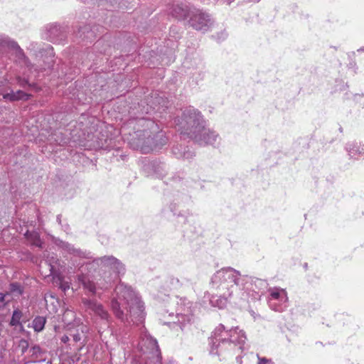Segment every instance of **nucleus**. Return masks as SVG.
I'll return each mask as SVG.
<instances>
[{
	"label": "nucleus",
	"instance_id": "17",
	"mask_svg": "<svg viewBox=\"0 0 364 364\" xmlns=\"http://www.w3.org/2000/svg\"><path fill=\"white\" fill-rule=\"evenodd\" d=\"M55 242L59 247L67 251L68 252H69L70 254H73L76 256H78V257H82V258H92V257L90 256V252H83L80 250H77V249L74 248L71 245H70L65 242H63L60 240H56Z\"/></svg>",
	"mask_w": 364,
	"mask_h": 364
},
{
	"label": "nucleus",
	"instance_id": "5",
	"mask_svg": "<svg viewBox=\"0 0 364 364\" xmlns=\"http://www.w3.org/2000/svg\"><path fill=\"white\" fill-rule=\"evenodd\" d=\"M175 122L182 134L188 135L200 145H214L218 139V134H213L210 139L208 141L201 139L200 132L204 134H209L210 132L206 129L205 121L200 112L192 107L186 108L181 117Z\"/></svg>",
	"mask_w": 364,
	"mask_h": 364
},
{
	"label": "nucleus",
	"instance_id": "31",
	"mask_svg": "<svg viewBox=\"0 0 364 364\" xmlns=\"http://www.w3.org/2000/svg\"><path fill=\"white\" fill-rule=\"evenodd\" d=\"M73 341H74L75 342H78V341H80V339H81V338H80V335H79V334H74V335L73 336Z\"/></svg>",
	"mask_w": 364,
	"mask_h": 364
},
{
	"label": "nucleus",
	"instance_id": "35",
	"mask_svg": "<svg viewBox=\"0 0 364 364\" xmlns=\"http://www.w3.org/2000/svg\"><path fill=\"white\" fill-rule=\"evenodd\" d=\"M91 36H92V31H87V35L85 38H89Z\"/></svg>",
	"mask_w": 364,
	"mask_h": 364
},
{
	"label": "nucleus",
	"instance_id": "30",
	"mask_svg": "<svg viewBox=\"0 0 364 364\" xmlns=\"http://www.w3.org/2000/svg\"><path fill=\"white\" fill-rule=\"evenodd\" d=\"M31 351H32L33 354H38V353H41V349L39 346H33L31 348Z\"/></svg>",
	"mask_w": 364,
	"mask_h": 364
},
{
	"label": "nucleus",
	"instance_id": "16",
	"mask_svg": "<svg viewBox=\"0 0 364 364\" xmlns=\"http://www.w3.org/2000/svg\"><path fill=\"white\" fill-rule=\"evenodd\" d=\"M192 9L193 8L183 4H176L173 6L171 14L178 19H186L187 17H190Z\"/></svg>",
	"mask_w": 364,
	"mask_h": 364
},
{
	"label": "nucleus",
	"instance_id": "7",
	"mask_svg": "<svg viewBox=\"0 0 364 364\" xmlns=\"http://www.w3.org/2000/svg\"><path fill=\"white\" fill-rule=\"evenodd\" d=\"M82 301L86 311L92 315L95 324L100 328L99 331L109 328L112 318L102 304L89 299H82Z\"/></svg>",
	"mask_w": 364,
	"mask_h": 364
},
{
	"label": "nucleus",
	"instance_id": "18",
	"mask_svg": "<svg viewBox=\"0 0 364 364\" xmlns=\"http://www.w3.org/2000/svg\"><path fill=\"white\" fill-rule=\"evenodd\" d=\"M173 154L178 159H189L194 156L195 154L188 146H183L182 145L173 147Z\"/></svg>",
	"mask_w": 364,
	"mask_h": 364
},
{
	"label": "nucleus",
	"instance_id": "3",
	"mask_svg": "<svg viewBox=\"0 0 364 364\" xmlns=\"http://www.w3.org/2000/svg\"><path fill=\"white\" fill-rule=\"evenodd\" d=\"M239 274L232 267H224L218 270L211 277L212 287L218 291L220 295H213L210 298V304L214 307L223 309L228 301L235 303L243 300L238 291Z\"/></svg>",
	"mask_w": 364,
	"mask_h": 364
},
{
	"label": "nucleus",
	"instance_id": "6",
	"mask_svg": "<svg viewBox=\"0 0 364 364\" xmlns=\"http://www.w3.org/2000/svg\"><path fill=\"white\" fill-rule=\"evenodd\" d=\"M173 304L176 305V314L170 313L169 316L175 317L177 321H173V324L178 323L180 328L183 330L187 324L193 320V303L188 301L186 298L176 296L173 299Z\"/></svg>",
	"mask_w": 364,
	"mask_h": 364
},
{
	"label": "nucleus",
	"instance_id": "13",
	"mask_svg": "<svg viewBox=\"0 0 364 364\" xmlns=\"http://www.w3.org/2000/svg\"><path fill=\"white\" fill-rule=\"evenodd\" d=\"M13 52L16 57L20 60H23L26 62V58L23 50L18 43L9 36L4 34H0V53Z\"/></svg>",
	"mask_w": 364,
	"mask_h": 364
},
{
	"label": "nucleus",
	"instance_id": "27",
	"mask_svg": "<svg viewBox=\"0 0 364 364\" xmlns=\"http://www.w3.org/2000/svg\"><path fill=\"white\" fill-rule=\"evenodd\" d=\"M256 357L258 360L257 364H274L272 359H269L265 357H260L258 353L256 354Z\"/></svg>",
	"mask_w": 364,
	"mask_h": 364
},
{
	"label": "nucleus",
	"instance_id": "8",
	"mask_svg": "<svg viewBox=\"0 0 364 364\" xmlns=\"http://www.w3.org/2000/svg\"><path fill=\"white\" fill-rule=\"evenodd\" d=\"M230 329H226L223 324H219L212 332L209 338V343L211 346L210 353L215 355L218 354L220 351L229 350L230 339L232 337Z\"/></svg>",
	"mask_w": 364,
	"mask_h": 364
},
{
	"label": "nucleus",
	"instance_id": "21",
	"mask_svg": "<svg viewBox=\"0 0 364 364\" xmlns=\"http://www.w3.org/2000/svg\"><path fill=\"white\" fill-rule=\"evenodd\" d=\"M346 151L350 158L358 159L364 154V149H360L355 143H349L346 145Z\"/></svg>",
	"mask_w": 364,
	"mask_h": 364
},
{
	"label": "nucleus",
	"instance_id": "19",
	"mask_svg": "<svg viewBox=\"0 0 364 364\" xmlns=\"http://www.w3.org/2000/svg\"><path fill=\"white\" fill-rule=\"evenodd\" d=\"M78 282L82 285L83 288L89 291L92 294L97 293V287L94 282L91 281L88 276L83 273L77 276Z\"/></svg>",
	"mask_w": 364,
	"mask_h": 364
},
{
	"label": "nucleus",
	"instance_id": "34",
	"mask_svg": "<svg viewBox=\"0 0 364 364\" xmlns=\"http://www.w3.org/2000/svg\"><path fill=\"white\" fill-rule=\"evenodd\" d=\"M346 87V85L343 84V85H342V87H341V88H339V89H336V91H338V90H345V87Z\"/></svg>",
	"mask_w": 364,
	"mask_h": 364
},
{
	"label": "nucleus",
	"instance_id": "1",
	"mask_svg": "<svg viewBox=\"0 0 364 364\" xmlns=\"http://www.w3.org/2000/svg\"><path fill=\"white\" fill-rule=\"evenodd\" d=\"M120 132L132 149L143 153L153 151L166 142L164 134L159 131L158 125L144 118L128 120L122 126Z\"/></svg>",
	"mask_w": 364,
	"mask_h": 364
},
{
	"label": "nucleus",
	"instance_id": "4",
	"mask_svg": "<svg viewBox=\"0 0 364 364\" xmlns=\"http://www.w3.org/2000/svg\"><path fill=\"white\" fill-rule=\"evenodd\" d=\"M82 268V271L87 270L88 275L94 277L100 289H107L125 272L124 264L113 256L95 258Z\"/></svg>",
	"mask_w": 364,
	"mask_h": 364
},
{
	"label": "nucleus",
	"instance_id": "24",
	"mask_svg": "<svg viewBox=\"0 0 364 364\" xmlns=\"http://www.w3.org/2000/svg\"><path fill=\"white\" fill-rule=\"evenodd\" d=\"M22 317V313L18 309H15L13 311L12 317L10 321V325L12 326H17L21 324V318Z\"/></svg>",
	"mask_w": 364,
	"mask_h": 364
},
{
	"label": "nucleus",
	"instance_id": "36",
	"mask_svg": "<svg viewBox=\"0 0 364 364\" xmlns=\"http://www.w3.org/2000/svg\"><path fill=\"white\" fill-rule=\"evenodd\" d=\"M358 52H364V47L358 49Z\"/></svg>",
	"mask_w": 364,
	"mask_h": 364
},
{
	"label": "nucleus",
	"instance_id": "10",
	"mask_svg": "<svg viewBox=\"0 0 364 364\" xmlns=\"http://www.w3.org/2000/svg\"><path fill=\"white\" fill-rule=\"evenodd\" d=\"M188 23L194 29L205 32L213 26V21L207 12L193 8L191 11Z\"/></svg>",
	"mask_w": 364,
	"mask_h": 364
},
{
	"label": "nucleus",
	"instance_id": "12",
	"mask_svg": "<svg viewBox=\"0 0 364 364\" xmlns=\"http://www.w3.org/2000/svg\"><path fill=\"white\" fill-rule=\"evenodd\" d=\"M139 350L144 353L151 354L152 358L156 360L155 364H161V354L159 347L156 339L152 338L146 332L142 335L140 342L139 343Z\"/></svg>",
	"mask_w": 364,
	"mask_h": 364
},
{
	"label": "nucleus",
	"instance_id": "20",
	"mask_svg": "<svg viewBox=\"0 0 364 364\" xmlns=\"http://www.w3.org/2000/svg\"><path fill=\"white\" fill-rule=\"evenodd\" d=\"M44 257L45 259L43 261L41 262L40 267L42 268L43 264L47 265L48 273L49 274H51L54 271L55 264L58 262L57 256L53 253L51 255H50V254H48L47 255L44 254Z\"/></svg>",
	"mask_w": 364,
	"mask_h": 364
},
{
	"label": "nucleus",
	"instance_id": "37",
	"mask_svg": "<svg viewBox=\"0 0 364 364\" xmlns=\"http://www.w3.org/2000/svg\"><path fill=\"white\" fill-rule=\"evenodd\" d=\"M57 220H58V221H59V222H60V216H58V217H57Z\"/></svg>",
	"mask_w": 364,
	"mask_h": 364
},
{
	"label": "nucleus",
	"instance_id": "14",
	"mask_svg": "<svg viewBox=\"0 0 364 364\" xmlns=\"http://www.w3.org/2000/svg\"><path fill=\"white\" fill-rule=\"evenodd\" d=\"M230 332L232 333V337L230 339L229 350H234L236 348L242 350L247 340L245 331L238 326L231 328Z\"/></svg>",
	"mask_w": 364,
	"mask_h": 364
},
{
	"label": "nucleus",
	"instance_id": "29",
	"mask_svg": "<svg viewBox=\"0 0 364 364\" xmlns=\"http://www.w3.org/2000/svg\"><path fill=\"white\" fill-rule=\"evenodd\" d=\"M6 294L0 293V309H4L6 305L7 304V302L5 300Z\"/></svg>",
	"mask_w": 364,
	"mask_h": 364
},
{
	"label": "nucleus",
	"instance_id": "32",
	"mask_svg": "<svg viewBox=\"0 0 364 364\" xmlns=\"http://www.w3.org/2000/svg\"><path fill=\"white\" fill-rule=\"evenodd\" d=\"M69 341V337L66 335L62 336L61 341L64 343H66Z\"/></svg>",
	"mask_w": 364,
	"mask_h": 364
},
{
	"label": "nucleus",
	"instance_id": "25",
	"mask_svg": "<svg viewBox=\"0 0 364 364\" xmlns=\"http://www.w3.org/2000/svg\"><path fill=\"white\" fill-rule=\"evenodd\" d=\"M10 291L16 295H21L23 292L22 287L18 283H11L9 287Z\"/></svg>",
	"mask_w": 364,
	"mask_h": 364
},
{
	"label": "nucleus",
	"instance_id": "33",
	"mask_svg": "<svg viewBox=\"0 0 364 364\" xmlns=\"http://www.w3.org/2000/svg\"><path fill=\"white\" fill-rule=\"evenodd\" d=\"M18 83L21 86H24V85L27 83V81H26V80H21L18 77Z\"/></svg>",
	"mask_w": 364,
	"mask_h": 364
},
{
	"label": "nucleus",
	"instance_id": "23",
	"mask_svg": "<svg viewBox=\"0 0 364 364\" xmlns=\"http://www.w3.org/2000/svg\"><path fill=\"white\" fill-rule=\"evenodd\" d=\"M46 318L43 316H36L32 321V327L36 332H41L43 330Z\"/></svg>",
	"mask_w": 364,
	"mask_h": 364
},
{
	"label": "nucleus",
	"instance_id": "9",
	"mask_svg": "<svg viewBox=\"0 0 364 364\" xmlns=\"http://www.w3.org/2000/svg\"><path fill=\"white\" fill-rule=\"evenodd\" d=\"M237 272L240 277L238 280V291H240V296H243V299H245L247 296V291L252 290L253 291H260L264 289L267 287V282L265 280L258 279L256 277H252L248 275L242 274L239 271Z\"/></svg>",
	"mask_w": 364,
	"mask_h": 364
},
{
	"label": "nucleus",
	"instance_id": "2",
	"mask_svg": "<svg viewBox=\"0 0 364 364\" xmlns=\"http://www.w3.org/2000/svg\"><path fill=\"white\" fill-rule=\"evenodd\" d=\"M110 308L115 316L124 323L142 322L144 316V304L138 294L129 286L118 284L114 290Z\"/></svg>",
	"mask_w": 364,
	"mask_h": 364
},
{
	"label": "nucleus",
	"instance_id": "28",
	"mask_svg": "<svg viewBox=\"0 0 364 364\" xmlns=\"http://www.w3.org/2000/svg\"><path fill=\"white\" fill-rule=\"evenodd\" d=\"M206 129L208 131L209 134H204L203 132H200L199 134L200 136H201V139H203L206 141H208V139H210L211 136H212V134H217L215 132L206 128Z\"/></svg>",
	"mask_w": 364,
	"mask_h": 364
},
{
	"label": "nucleus",
	"instance_id": "26",
	"mask_svg": "<svg viewBox=\"0 0 364 364\" xmlns=\"http://www.w3.org/2000/svg\"><path fill=\"white\" fill-rule=\"evenodd\" d=\"M58 282L59 288L64 292L70 288V282L65 280L63 277H59Z\"/></svg>",
	"mask_w": 364,
	"mask_h": 364
},
{
	"label": "nucleus",
	"instance_id": "11",
	"mask_svg": "<svg viewBox=\"0 0 364 364\" xmlns=\"http://www.w3.org/2000/svg\"><path fill=\"white\" fill-rule=\"evenodd\" d=\"M269 306L275 311L282 312L288 306L287 293L284 289L273 287L269 289Z\"/></svg>",
	"mask_w": 364,
	"mask_h": 364
},
{
	"label": "nucleus",
	"instance_id": "15",
	"mask_svg": "<svg viewBox=\"0 0 364 364\" xmlns=\"http://www.w3.org/2000/svg\"><path fill=\"white\" fill-rule=\"evenodd\" d=\"M0 95H2L3 99L6 101H17V100H26L29 98V95L22 90L14 92L11 90L10 92H6L2 85H0Z\"/></svg>",
	"mask_w": 364,
	"mask_h": 364
},
{
	"label": "nucleus",
	"instance_id": "22",
	"mask_svg": "<svg viewBox=\"0 0 364 364\" xmlns=\"http://www.w3.org/2000/svg\"><path fill=\"white\" fill-rule=\"evenodd\" d=\"M25 236L27 238L28 241L31 243L32 245H35L38 247H42V242L40 239L39 234L37 232L33 231L29 232L27 231L25 233Z\"/></svg>",
	"mask_w": 364,
	"mask_h": 364
}]
</instances>
